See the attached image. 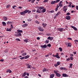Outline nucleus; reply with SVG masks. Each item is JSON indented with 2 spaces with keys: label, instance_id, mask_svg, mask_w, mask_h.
I'll return each instance as SVG.
<instances>
[{
  "label": "nucleus",
  "instance_id": "obj_28",
  "mask_svg": "<svg viewBox=\"0 0 78 78\" xmlns=\"http://www.w3.org/2000/svg\"><path fill=\"white\" fill-rule=\"evenodd\" d=\"M6 31H11V28H10V29L7 28Z\"/></svg>",
  "mask_w": 78,
  "mask_h": 78
},
{
  "label": "nucleus",
  "instance_id": "obj_13",
  "mask_svg": "<svg viewBox=\"0 0 78 78\" xmlns=\"http://www.w3.org/2000/svg\"><path fill=\"white\" fill-rule=\"evenodd\" d=\"M55 3H57L56 1H53L51 3V4L52 5H54V4H55Z\"/></svg>",
  "mask_w": 78,
  "mask_h": 78
},
{
  "label": "nucleus",
  "instance_id": "obj_25",
  "mask_svg": "<svg viewBox=\"0 0 78 78\" xmlns=\"http://www.w3.org/2000/svg\"><path fill=\"white\" fill-rule=\"evenodd\" d=\"M3 19H4L5 20H8V18L6 16H4L3 17Z\"/></svg>",
  "mask_w": 78,
  "mask_h": 78
},
{
  "label": "nucleus",
  "instance_id": "obj_29",
  "mask_svg": "<svg viewBox=\"0 0 78 78\" xmlns=\"http://www.w3.org/2000/svg\"><path fill=\"white\" fill-rule=\"evenodd\" d=\"M74 42H75V44H78V40H74Z\"/></svg>",
  "mask_w": 78,
  "mask_h": 78
},
{
  "label": "nucleus",
  "instance_id": "obj_57",
  "mask_svg": "<svg viewBox=\"0 0 78 78\" xmlns=\"http://www.w3.org/2000/svg\"><path fill=\"white\" fill-rule=\"evenodd\" d=\"M16 7V6L14 5L12 7V8H13V9H15V7Z\"/></svg>",
  "mask_w": 78,
  "mask_h": 78
},
{
  "label": "nucleus",
  "instance_id": "obj_35",
  "mask_svg": "<svg viewBox=\"0 0 78 78\" xmlns=\"http://www.w3.org/2000/svg\"><path fill=\"white\" fill-rule=\"evenodd\" d=\"M69 5H68V7H70V8H71V5H72V3L71 2H69Z\"/></svg>",
  "mask_w": 78,
  "mask_h": 78
},
{
  "label": "nucleus",
  "instance_id": "obj_8",
  "mask_svg": "<svg viewBox=\"0 0 78 78\" xmlns=\"http://www.w3.org/2000/svg\"><path fill=\"white\" fill-rule=\"evenodd\" d=\"M47 46L46 44H44L43 45H41V48H47Z\"/></svg>",
  "mask_w": 78,
  "mask_h": 78
},
{
  "label": "nucleus",
  "instance_id": "obj_15",
  "mask_svg": "<svg viewBox=\"0 0 78 78\" xmlns=\"http://www.w3.org/2000/svg\"><path fill=\"white\" fill-rule=\"evenodd\" d=\"M26 75H27V72H25L22 75V77H24V76H25Z\"/></svg>",
  "mask_w": 78,
  "mask_h": 78
},
{
  "label": "nucleus",
  "instance_id": "obj_34",
  "mask_svg": "<svg viewBox=\"0 0 78 78\" xmlns=\"http://www.w3.org/2000/svg\"><path fill=\"white\" fill-rule=\"evenodd\" d=\"M68 47H71V46H72V44H71L70 43H69L68 44Z\"/></svg>",
  "mask_w": 78,
  "mask_h": 78
},
{
  "label": "nucleus",
  "instance_id": "obj_61",
  "mask_svg": "<svg viewBox=\"0 0 78 78\" xmlns=\"http://www.w3.org/2000/svg\"><path fill=\"white\" fill-rule=\"evenodd\" d=\"M35 1V0H33L31 1V2H32V3H34Z\"/></svg>",
  "mask_w": 78,
  "mask_h": 78
},
{
  "label": "nucleus",
  "instance_id": "obj_56",
  "mask_svg": "<svg viewBox=\"0 0 78 78\" xmlns=\"http://www.w3.org/2000/svg\"><path fill=\"white\" fill-rule=\"evenodd\" d=\"M76 9H77V10H78V5L76 6Z\"/></svg>",
  "mask_w": 78,
  "mask_h": 78
},
{
  "label": "nucleus",
  "instance_id": "obj_24",
  "mask_svg": "<svg viewBox=\"0 0 78 78\" xmlns=\"http://www.w3.org/2000/svg\"><path fill=\"white\" fill-rule=\"evenodd\" d=\"M28 11H29L27 9L24 10L23 12L24 13L26 14V13H27L28 12Z\"/></svg>",
  "mask_w": 78,
  "mask_h": 78
},
{
  "label": "nucleus",
  "instance_id": "obj_44",
  "mask_svg": "<svg viewBox=\"0 0 78 78\" xmlns=\"http://www.w3.org/2000/svg\"><path fill=\"white\" fill-rule=\"evenodd\" d=\"M8 72L9 73H11L12 72V71H11L10 69H8Z\"/></svg>",
  "mask_w": 78,
  "mask_h": 78
},
{
  "label": "nucleus",
  "instance_id": "obj_43",
  "mask_svg": "<svg viewBox=\"0 0 78 78\" xmlns=\"http://www.w3.org/2000/svg\"><path fill=\"white\" fill-rule=\"evenodd\" d=\"M9 7H10V5H8L7 6L6 8H9Z\"/></svg>",
  "mask_w": 78,
  "mask_h": 78
},
{
  "label": "nucleus",
  "instance_id": "obj_9",
  "mask_svg": "<svg viewBox=\"0 0 78 78\" xmlns=\"http://www.w3.org/2000/svg\"><path fill=\"white\" fill-rule=\"evenodd\" d=\"M38 29L40 31H44V29H42V27H38Z\"/></svg>",
  "mask_w": 78,
  "mask_h": 78
},
{
  "label": "nucleus",
  "instance_id": "obj_60",
  "mask_svg": "<svg viewBox=\"0 0 78 78\" xmlns=\"http://www.w3.org/2000/svg\"><path fill=\"white\" fill-rule=\"evenodd\" d=\"M70 58H67L66 61H70Z\"/></svg>",
  "mask_w": 78,
  "mask_h": 78
},
{
  "label": "nucleus",
  "instance_id": "obj_41",
  "mask_svg": "<svg viewBox=\"0 0 78 78\" xmlns=\"http://www.w3.org/2000/svg\"><path fill=\"white\" fill-rule=\"evenodd\" d=\"M60 70H65V68L63 67L60 68Z\"/></svg>",
  "mask_w": 78,
  "mask_h": 78
},
{
  "label": "nucleus",
  "instance_id": "obj_47",
  "mask_svg": "<svg viewBox=\"0 0 78 78\" xmlns=\"http://www.w3.org/2000/svg\"><path fill=\"white\" fill-rule=\"evenodd\" d=\"M47 46L48 47H51V44H47Z\"/></svg>",
  "mask_w": 78,
  "mask_h": 78
},
{
  "label": "nucleus",
  "instance_id": "obj_3",
  "mask_svg": "<svg viewBox=\"0 0 78 78\" xmlns=\"http://www.w3.org/2000/svg\"><path fill=\"white\" fill-rule=\"evenodd\" d=\"M57 64H55L54 65V66L55 67H58V66H59V65H60L61 64V62H58L57 63Z\"/></svg>",
  "mask_w": 78,
  "mask_h": 78
},
{
  "label": "nucleus",
  "instance_id": "obj_46",
  "mask_svg": "<svg viewBox=\"0 0 78 78\" xmlns=\"http://www.w3.org/2000/svg\"><path fill=\"white\" fill-rule=\"evenodd\" d=\"M27 21H28V22H30V21H31V19H28L27 20Z\"/></svg>",
  "mask_w": 78,
  "mask_h": 78
},
{
  "label": "nucleus",
  "instance_id": "obj_23",
  "mask_svg": "<svg viewBox=\"0 0 78 78\" xmlns=\"http://www.w3.org/2000/svg\"><path fill=\"white\" fill-rule=\"evenodd\" d=\"M60 13H61V12H58L57 14H56V17H58V16H59V14H60Z\"/></svg>",
  "mask_w": 78,
  "mask_h": 78
},
{
  "label": "nucleus",
  "instance_id": "obj_36",
  "mask_svg": "<svg viewBox=\"0 0 78 78\" xmlns=\"http://www.w3.org/2000/svg\"><path fill=\"white\" fill-rule=\"evenodd\" d=\"M58 5H59V6H60V7H61L62 6H63V5L62 4L59 3Z\"/></svg>",
  "mask_w": 78,
  "mask_h": 78
},
{
  "label": "nucleus",
  "instance_id": "obj_33",
  "mask_svg": "<svg viewBox=\"0 0 78 78\" xmlns=\"http://www.w3.org/2000/svg\"><path fill=\"white\" fill-rule=\"evenodd\" d=\"M25 13L24 12H21L20 13V14H21V15H25Z\"/></svg>",
  "mask_w": 78,
  "mask_h": 78
},
{
  "label": "nucleus",
  "instance_id": "obj_48",
  "mask_svg": "<svg viewBox=\"0 0 78 78\" xmlns=\"http://www.w3.org/2000/svg\"><path fill=\"white\" fill-rule=\"evenodd\" d=\"M67 39L68 40H70L71 41H72V38H71L68 37L67 38Z\"/></svg>",
  "mask_w": 78,
  "mask_h": 78
},
{
  "label": "nucleus",
  "instance_id": "obj_1",
  "mask_svg": "<svg viewBox=\"0 0 78 78\" xmlns=\"http://www.w3.org/2000/svg\"><path fill=\"white\" fill-rule=\"evenodd\" d=\"M53 57H55V58H58V59H59L60 58V57L59 56V54L58 53H57L56 55H52Z\"/></svg>",
  "mask_w": 78,
  "mask_h": 78
},
{
  "label": "nucleus",
  "instance_id": "obj_49",
  "mask_svg": "<svg viewBox=\"0 0 78 78\" xmlns=\"http://www.w3.org/2000/svg\"><path fill=\"white\" fill-rule=\"evenodd\" d=\"M70 59H71V61H72V60H73V57H70Z\"/></svg>",
  "mask_w": 78,
  "mask_h": 78
},
{
  "label": "nucleus",
  "instance_id": "obj_38",
  "mask_svg": "<svg viewBox=\"0 0 78 78\" xmlns=\"http://www.w3.org/2000/svg\"><path fill=\"white\" fill-rule=\"evenodd\" d=\"M9 23H11L12 24V22H9V21H8V22H7V24H9Z\"/></svg>",
  "mask_w": 78,
  "mask_h": 78
},
{
  "label": "nucleus",
  "instance_id": "obj_62",
  "mask_svg": "<svg viewBox=\"0 0 78 78\" xmlns=\"http://www.w3.org/2000/svg\"><path fill=\"white\" fill-rule=\"evenodd\" d=\"M70 56H73V55L72 54H70Z\"/></svg>",
  "mask_w": 78,
  "mask_h": 78
},
{
  "label": "nucleus",
  "instance_id": "obj_63",
  "mask_svg": "<svg viewBox=\"0 0 78 78\" xmlns=\"http://www.w3.org/2000/svg\"><path fill=\"white\" fill-rule=\"evenodd\" d=\"M32 11L33 12H36V10H35V9H34L33 10H32Z\"/></svg>",
  "mask_w": 78,
  "mask_h": 78
},
{
  "label": "nucleus",
  "instance_id": "obj_42",
  "mask_svg": "<svg viewBox=\"0 0 78 78\" xmlns=\"http://www.w3.org/2000/svg\"><path fill=\"white\" fill-rule=\"evenodd\" d=\"M49 42V40H46V44H48Z\"/></svg>",
  "mask_w": 78,
  "mask_h": 78
},
{
  "label": "nucleus",
  "instance_id": "obj_22",
  "mask_svg": "<svg viewBox=\"0 0 78 78\" xmlns=\"http://www.w3.org/2000/svg\"><path fill=\"white\" fill-rule=\"evenodd\" d=\"M48 71V70L47 69H46L45 68H44L43 70V72H47Z\"/></svg>",
  "mask_w": 78,
  "mask_h": 78
},
{
  "label": "nucleus",
  "instance_id": "obj_19",
  "mask_svg": "<svg viewBox=\"0 0 78 78\" xmlns=\"http://www.w3.org/2000/svg\"><path fill=\"white\" fill-rule=\"evenodd\" d=\"M46 11V9H44L41 10L42 12H45Z\"/></svg>",
  "mask_w": 78,
  "mask_h": 78
},
{
  "label": "nucleus",
  "instance_id": "obj_7",
  "mask_svg": "<svg viewBox=\"0 0 78 78\" xmlns=\"http://www.w3.org/2000/svg\"><path fill=\"white\" fill-rule=\"evenodd\" d=\"M71 18V17H70V16H66L65 17V19H66L67 20H70Z\"/></svg>",
  "mask_w": 78,
  "mask_h": 78
},
{
  "label": "nucleus",
  "instance_id": "obj_21",
  "mask_svg": "<svg viewBox=\"0 0 78 78\" xmlns=\"http://www.w3.org/2000/svg\"><path fill=\"white\" fill-rule=\"evenodd\" d=\"M55 74H52L50 75V78H53L54 77V76Z\"/></svg>",
  "mask_w": 78,
  "mask_h": 78
},
{
  "label": "nucleus",
  "instance_id": "obj_16",
  "mask_svg": "<svg viewBox=\"0 0 78 78\" xmlns=\"http://www.w3.org/2000/svg\"><path fill=\"white\" fill-rule=\"evenodd\" d=\"M36 12H37L38 13H41V10H40L38 9H37L36 11Z\"/></svg>",
  "mask_w": 78,
  "mask_h": 78
},
{
  "label": "nucleus",
  "instance_id": "obj_55",
  "mask_svg": "<svg viewBox=\"0 0 78 78\" xmlns=\"http://www.w3.org/2000/svg\"><path fill=\"white\" fill-rule=\"evenodd\" d=\"M50 12H51V13H53V12H54V10H51V11H50Z\"/></svg>",
  "mask_w": 78,
  "mask_h": 78
},
{
  "label": "nucleus",
  "instance_id": "obj_18",
  "mask_svg": "<svg viewBox=\"0 0 78 78\" xmlns=\"http://www.w3.org/2000/svg\"><path fill=\"white\" fill-rule=\"evenodd\" d=\"M47 24H44V23H43L42 24V25L43 26L44 28H45V27L47 26Z\"/></svg>",
  "mask_w": 78,
  "mask_h": 78
},
{
  "label": "nucleus",
  "instance_id": "obj_45",
  "mask_svg": "<svg viewBox=\"0 0 78 78\" xmlns=\"http://www.w3.org/2000/svg\"><path fill=\"white\" fill-rule=\"evenodd\" d=\"M17 32H15L16 33V34H17L18 33H20V30H17Z\"/></svg>",
  "mask_w": 78,
  "mask_h": 78
},
{
  "label": "nucleus",
  "instance_id": "obj_32",
  "mask_svg": "<svg viewBox=\"0 0 78 78\" xmlns=\"http://www.w3.org/2000/svg\"><path fill=\"white\" fill-rule=\"evenodd\" d=\"M28 40L27 39L24 40V42H25L26 43H27L28 42Z\"/></svg>",
  "mask_w": 78,
  "mask_h": 78
},
{
  "label": "nucleus",
  "instance_id": "obj_17",
  "mask_svg": "<svg viewBox=\"0 0 78 78\" xmlns=\"http://www.w3.org/2000/svg\"><path fill=\"white\" fill-rule=\"evenodd\" d=\"M56 76H58V77H60V76H61V74H60V73H56V74H55Z\"/></svg>",
  "mask_w": 78,
  "mask_h": 78
},
{
  "label": "nucleus",
  "instance_id": "obj_5",
  "mask_svg": "<svg viewBox=\"0 0 78 78\" xmlns=\"http://www.w3.org/2000/svg\"><path fill=\"white\" fill-rule=\"evenodd\" d=\"M70 27L72 28H73V29H74V30H75V31H77L78 30H77V28H76V27L73 26H70Z\"/></svg>",
  "mask_w": 78,
  "mask_h": 78
},
{
  "label": "nucleus",
  "instance_id": "obj_14",
  "mask_svg": "<svg viewBox=\"0 0 78 78\" xmlns=\"http://www.w3.org/2000/svg\"><path fill=\"white\" fill-rule=\"evenodd\" d=\"M38 9H40V10H41V9H44V6L38 7Z\"/></svg>",
  "mask_w": 78,
  "mask_h": 78
},
{
  "label": "nucleus",
  "instance_id": "obj_64",
  "mask_svg": "<svg viewBox=\"0 0 78 78\" xmlns=\"http://www.w3.org/2000/svg\"><path fill=\"white\" fill-rule=\"evenodd\" d=\"M24 78H28V77L27 76H26L24 77Z\"/></svg>",
  "mask_w": 78,
  "mask_h": 78
},
{
  "label": "nucleus",
  "instance_id": "obj_52",
  "mask_svg": "<svg viewBox=\"0 0 78 78\" xmlns=\"http://www.w3.org/2000/svg\"><path fill=\"white\" fill-rule=\"evenodd\" d=\"M31 11H30L28 10V14H30V13H31Z\"/></svg>",
  "mask_w": 78,
  "mask_h": 78
},
{
  "label": "nucleus",
  "instance_id": "obj_2",
  "mask_svg": "<svg viewBox=\"0 0 78 78\" xmlns=\"http://www.w3.org/2000/svg\"><path fill=\"white\" fill-rule=\"evenodd\" d=\"M67 6L65 5L63 7V10L65 12H66V11L67 10Z\"/></svg>",
  "mask_w": 78,
  "mask_h": 78
},
{
  "label": "nucleus",
  "instance_id": "obj_10",
  "mask_svg": "<svg viewBox=\"0 0 78 78\" xmlns=\"http://www.w3.org/2000/svg\"><path fill=\"white\" fill-rule=\"evenodd\" d=\"M26 66H28L27 68H29V69H31V67H32V66H31L29 65V64H28V63L26 64Z\"/></svg>",
  "mask_w": 78,
  "mask_h": 78
},
{
  "label": "nucleus",
  "instance_id": "obj_6",
  "mask_svg": "<svg viewBox=\"0 0 78 78\" xmlns=\"http://www.w3.org/2000/svg\"><path fill=\"white\" fill-rule=\"evenodd\" d=\"M48 40H50V41H52L53 39V37H51L50 36L49 37L47 38Z\"/></svg>",
  "mask_w": 78,
  "mask_h": 78
},
{
  "label": "nucleus",
  "instance_id": "obj_50",
  "mask_svg": "<svg viewBox=\"0 0 78 78\" xmlns=\"http://www.w3.org/2000/svg\"><path fill=\"white\" fill-rule=\"evenodd\" d=\"M66 14L67 16H70V13L69 12H68Z\"/></svg>",
  "mask_w": 78,
  "mask_h": 78
},
{
  "label": "nucleus",
  "instance_id": "obj_53",
  "mask_svg": "<svg viewBox=\"0 0 78 78\" xmlns=\"http://www.w3.org/2000/svg\"><path fill=\"white\" fill-rule=\"evenodd\" d=\"M16 40H17V41H20V39L19 38H16Z\"/></svg>",
  "mask_w": 78,
  "mask_h": 78
},
{
  "label": "nucleus",
  "instance_id": "obj_40",
  "mask_svg": "<svg viewBox=\"0 0 78 78\" xmlns=\"http://www.w3.org/2000/svg\"><path fill=\"white\" fill-rule=\"evenodd\" d=\"M58 49L60 50V51H62V48L61 47L59 48Z\"/></svg>",
  "mask_w": 78,
  "mask_h": 78
},
{
  "label": "nucleus",
  "instance_id": "obj_59",
  "mask_svg": "<svg viewBox=\"0 0 78 78\" xmlns=\"http://www.w3.org/2000/svg\"><path fill=\"white\" fill-rule=\"evenodd\" d=\"M11 27L10 28H13V26H12V25L11 24Z\"/></svg>",
  "mask_w": 78,
  "mask_h": 78
},
{
  "label": "nucleus",
  "instance_id": "obj_31",
  "mask_svg": "<svg viewBox=\"0 0 78 78\" xmlns=\"http://www.w3.org/2000/svg\"><path fill=\"white\" fill-rule=\"evenodd\" d=\"M15 36L16 37H18V36H20V33H19L18 34H15Z\"/></svg>",
  "mask_w": 78,
  "mask_h": 78
},
{
  "label": "nucleus",
  "instance_id": "obj_11",
  "mask_svg": "<svg viewBox=\"0 0 78 78\" xmlns=\"http://www.w3.org/2000/svg\"><path fill=\"white\" fill-rule=\"evenodd\" d=\"M62 75L63 77H68V76H69L66 73H63Z\"/></svg>",
  "mask_w": 78,
  "mask_h": 78
},
{
  "label": "nucleus",
  "instance_id": "obj_58",
  "mask_svg": "<svg viewBox=\"0 0 78 78\" xmlns=\"http://www.w3.org/2000/svg\"><path fill=\"white\" fill-rule=\"evenodd\" d=\"M0 61H1V62H3L4 61V60L1 59L0 60Z\"/></svg>",
  "mask_w": 78,
  "mask_h": 78
},
{
  "label": "nucleus",
  "instance_id": "obj_20",
  "mask_svg": "<svg viewBox=\"0 0 78 78\" xmlns=\"http://www.w3.org/2000/svg\"><path fill=\"white\" fill-rule=\"evenodd\" d=\"M54 73L56 74V73H59V71L58 70H54Z\"/></svg>",
  "mask_w": 78,
  "mask_h": 78
},
{
  "label": "nucleus",
  "instance_id": "obj_26",
  "mask_svg": "<svg viewBox=\"0 0 78 78\" xmlns=\"http://www.w3.org/2000/svg\"><path fill=\"white\" fill-rule=\"evenodd\" d=\"M24 57V59H28V58L30 57V56L27 55Z\"/></svg>",
  "mask_w": 78,
  "mask_h": 78
},
{
  "label": "nucleus",
  "instance_id": "obj_37",
  "mask_svg": "<svg viewBox=\"0 0 78 78\" xmlns=\"http://www.w3.org/2000/svg\"><path fill=\"white\" fill-rule=\"evenodd\" d=\"M70 64V65L69 67L71 69H72V66H73V64Z\"/></svg>",
  "mask_w": 78,
  "mask_h": 78
},
{
  "label": "nucleus",
  "instance_id": "obj_54",
  "mask_svg": "<svg viewBox=\"0 0 78 78\" xmlns=\"http://www.w3.org/2000/svg\"><path fill=\"white\" fill-rule=\"evenodd\" d=\"M25 59V57H22V58H20V59Z\"/></svg>",
  "mask_w": 78,
  "mask_h": 78
},
{
  "label": "nucleus",
  "instance_id": "obj_27",
  "mask_svg": "<svg viewBox=\"0 0 78 78\" xmlns=\"http://www.w3.org/2000/svg\"><path fill=\"white\" fill-rule=\"evenodd\" d=\"M2 24H3V26H6V23H5V22H2Z\"/></svg>",
  "mask_w": 78,
  "mask_h": 78
},
{
  "label": "nucleus",
  "instance_id": "obj_4",
  "mask_svg": "<svg viewBox=\"0 0 78 78\" xmlns=\"http://www.w3.org/2000/svg\"><path fill=\"white\" fill-rule=\"evenodd\" d=\"M57 30L59 31H60V32L64 31V29H63V28H58Z\"/></svg>",
  "mask_w": 78,
  "mask_h": 78
},
{
  "label": "nucleus",
  "instance_id": "obj_12",
  "mask_svg": "<svg viewBox=\"0 0 78 78\" xmlns=\"http://www.w3.org/2000/svg\"><path fill=\"white\" fill-rule=\"evenodd\" d=\"M28 25V24H27L25 23L22 25V27H23V28H25V27H27Z\"/></svg>",
  "mask_w": 78,
  "mask_h": 78
},
{
  "label": "nucleus",
  "instance_id": "obj_51",
  "mask_svg": "<svg viewBox=\"0 0 78 78\" xmlns=\"http://www.w3.org/2000/svg\"><path fill=\"white\" fill-rule=\"evenodd\" d=\"M56 2L57 3H58V2H60V0H56Z\"/></svg>",
  "mask_w": 78,
  "mask_h": 78
},
{
  "label": "nucleus",
  "instance_id": "obj_39",
  "mask_svg": "<svg viewBox=\"0 0 78 78\" xmlns=\"http://www.w3.org/2000/svg\"><path fill=\"white\" fill-rule=\"evenodd\" d=\"M48 2V0H44L43 2V3H46V2Z\"/></svg>",
  "mask_w": 78,
  "mask_h": 78
},
{
  "label": "nucleus",
  "instance_id": "obj_30",
  "mask_svg": "<svg viewBox=\"0 0 78 78\" xmlns=\"http://www.w3.org/2000/svg\"><path fill=\"white\" fill-rule=\"evenodd\" d=\"M27 55V53H23L22 54V55L23 56H26Z\"/></svg>",
  "mask_w": 78,
  "mask_h": 78
}]
</instances>
